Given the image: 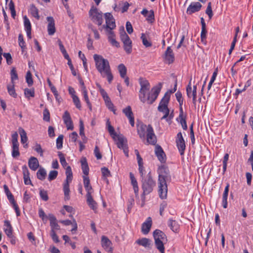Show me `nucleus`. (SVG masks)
<instances>
[{"instance_id": "1", "label": "nucleus", "mask_w": 253, "mask_h": 253, "mask_svg": "<svg viewBox=\"0 0 253 253\" xmlns=\"http://www.w3.org/2000/svg\"><path fill=\"white\" fill-rule=\"evenodd\" d=\"M158 194L161 199H165L167 197L168 186L167 182L171 180V176L169 169L164 166L159 168L158 170Z\"/></svg>"}, {"instance_id": "2", "label": "nucleus", "mask_w": 253, "mask_h": 253, "mask_svg": "<svg viewBox=\"0 0 253 253\" xmlns=\"http://www.w3.org/2000/svg\"><path fill=\"white\" fill-rule=\"evenodd\" d=\"M93 58L97 71L100 73L102 77H106L108 82L111 83L113 79V76L111 73L109 61L104 59L101 55L98 54H94Z\"/></svg>"}, {"instance_id": "3", "label": "nucleus", "mask_w": 253, "mask_h": 253, "mask_svg": "<svg viewBox=\"0 0 253 253\" xmlns=\"http://www.w3.org/2000/svg\"><path fill=\"white\" fill-rule=\"evenodd\" d=\"M141 183V187L143 190L141 197L144 200L145 195L151 193L156 185V181L153 179L151 172H149L145 177H143Z\"/></svg>"}, {"instance_id": "4", "label": "nucleus", "mask_w": 253, "mask_h": 253, "mask_svg": "<svg viewBox=\"0 0 253 253\" xmlns=\"http://www.w3.org/2000/svg\"><path fill=\"white\" fill-rule=\"evenodd\" d=\"M153 237L154 239L155 245L156 249L160 253H165L164 244L168 242V239L165 233L162 231L156 229L153 232Z\"/></svg>"}, {"instance_id": "5", "label": "nucleus", "mask_w": 253, "mask_h": 253, "mask_svg": "<svg viewBox=\"0 0 253 253\" xmlns=\"http://www.w3.org/2000/svg\"><path fill=\"white\" fill-rule=\"evenodd\" d=\"M65 174L66 179L63 184V191L65 196V200H69L70 199V188L69 184L73 179V173L70 166H68L66 168Z\"/></svg>"}, {"instance_id": "6", "label": "nucleus", "mask_w": 253, "mask_h": 253, "mask_svg": "<svg viewBox=\"0 0 253 253\" xmlns=\"http://www.w3.org/2000/svg\"><path fill=\"white\" fill-rule=\"evenodd\" d=\"M139 83L141 86L139 90V98L142 102L145 103L146 101V94L150 90V84L147 80L142 78L139 79Z\"/></svg>"}, {"instance_id": "7", "label": "nucleus", "mask_w": 253, "mask_h": 253, "mask_svg": "<svg viewBox=\"0 0 253 253\" xmlns=\"http://www.w3.org/2000/svg\"><path fill=\"white\" fill-rule=\"evenodd\" d=\"M89 16L93 23L101 26L103 23L102 12L96 7L92 6L89 11Z\"/></svg>"}, {"instance_id": "8", "label": "nucleus", "mask_w": 253, "mask_h": 253, "mask_svg": "<svg viewBox=\"0 0 253 253\" xmlns=\"http://www.w3.org/2000/svg\"><path fill=\"white\" fill-rule=\"evenodd\" d=\"M120 38L124 43L125 50L127 54L130 53L132 51L131 41L125 32L124 27L122 28V30L120 31Z\"/></svg>"}, {"instance_id": "9", "label": "nucleus", "mask_w": 253, "mask_h": 253, "mask_svg": "<svg viewBox=\"0 0 253 253\" xmlns=\"http://www.w3.org/2000/svg\"><path fill=\"white\" fill-rule=\"evenodd\" d=\"M162 84V83H159L158 85L153 87L151 91L149 92L146 98L149 104H152L156 100L160 92Z\"/></svg>"}, {"instance_id": "10", "label": "nucleus", "mask_w": 253, "mask_h": 253, "mask_svg": "<svg viewBox=\"0 0 253 253\" xmlns=\"http://www.w3.org/2000/svg\"><path fill=\"white\" fill-rule=\"evenodd\" d=\"M105 18L106 24L103 25L99 29L101 31L103 29H105L107 32L109 30L112 31L116 27L115 20L113 15L110 13H106L105 14Z\"/></svg>"}, {"instance_id": "11", "label": "nucleus", "mask_w": 253, "mask_h": 253, "mask_svg": "<svg viewBox=\"0 0 253 253\" xmlns=\"http://www.w3.org/2000/svg\"><path fill=\"white\" fill-rule=\"evenodd\" d=\"M175 142L180 155L183 156L184 154L186 145L184 139L181 132H179L177 134Z\"/></svg>"}, {"instance_id": "12", "label": "nucleus", "mask_w": 253, "mask_h": 253, "mask_svg": "<svg viewBox=\"0 0 253 253\" xmlns=\"http://www.w3.org/2000/svg\"><path fill=\"white\" fill-rule=\"evenodd\" d=\"M147 143L154 145L157 142V137L151 125H148L146 133Z\"/></svg>"}, {"instance_id": "13", "label": "nucleus", "mask_w": 253, "mask_h": 253, "mask_svg": "<svg viewBox=\"0 0 253 253\" xmlns=\"http://www.w3.org/2000/svg\"><path fill=\"white\" fill-rule=\"evenodd\" d=\"M101 245L103 249L108 253H113V244L108 237L105 236L101 237Z\"/></svg>"}, {"instance_id": "14", "label": "nucleus", "mask_w": 253, "mask_h": 253, "mask_svg": "<svg viewBox=\"0 0 253 253\" xmlns=\"http://www.w3.org/2000/svg\"><path fill=\"white\" fill-rule=\"evenodd\" d=\"M118 141L117 142V146L120 148L122 149L124 151V153L126 155V156H128V147L127 146V144L126 142H125V139L124 137L120 136H117Z\"/></svg>"}, {"instance_id": "15", "label": "nucleus", "mask_w": 253, "mask_h": 253, "mask_svg": "<svg viewBox=\"0 0 253 253\" xmlns=\"http://www.w3.org/2000/svg\"><path fill=\"white\" fill-rule=\"evenodd\" d=\"M202 6V4L199 2H193L188 7L186 12L188 14H192L193 13L199 11Z\"/></svg>"}, {"instance_id": "16", "label": "nucleus", "mask_w": 253, "mask_h": 253, "mask_svg": "<svg viewBox=\"0 0 253 253\" xmlns=\"http://www.w3.org/2000/svg\"><path fill=\"white\" fill-rule=\"evenodd\" d=\"M123 113L125 114V116L128 119L130 125L132 126H134V118L131 107L130 106H127L126 107L123 109Z\"/></svg>"}, {"instance_id": "17", "label": "nucleus", "mask_w": 253, "mask_h": 253, "mask_svg": "<svg viewBox=\"0 0 253 253\" xmlns=\"http://www.w3.org/2000/svg\"><path fill=\"white\" fill-rule=\"evenodd\" d=\"M63 120L66 125L67 129L72 130L74 128L73 122L71 119L70 113L66 111L63 115Z\"/></svg>"}, {"instance_id": "18", "label": "nucleus", "mask_w": 253, "mask_h": 253, "mask_svg": "<svg viewBox=\"0 0 253 253\" xmlns=\"http://www.w3.org/2000/svg\"><path fill=\"white\" fill-rule=\"evenodd\" d=\"M155 152L158 160L161 163H165L166 161V156L162 148L160 145H157L156 146Z\"/></svg>"}, {"instance_id": "19", "label": "nucleus", "mask_w": 253, "mask_h": 253, "mask_svg": "<svg viewBox=\"0 0 253 253\" xmlns=\"http://www.w3.org/2000/svg\"><path fill=\"white\" fill-rule=\"evenodd\" d=\"M174 56L172 50L170 46L167 47L165 53V62L169 64L173 62Z\"/></svg>"}, {"instance_id": "20", "label": "nucleus", "mask_w": 253, "mask_h": 253, "mask_svg": "<svg viewBox=\"0 0 253 253\" xmlns=\"http://www.w3.org/2000/svg\"><path fill=\"white\" fill-rule=\"evenodd\" d=\"M152 224V220L151 217H148L146 219V221L142 223L141 226V232L143 234H147L151 229Z\"/></svg>"}, {"instance_id": "21", "label": "nucleus", "mask_w": 253, "mask_h": 253, "mask_svg": "<svg viewBox=\"0 0 253 253\" xmlns=\"http://www.w3.org/2000/svg\"><path fill=\"white\" fill-rule=\"evenodd\" d=\"M137 133L139 137L143 140H145L148 126H147L146 125L141 123L137 125Z\"/></svg>"}, {"instance_id": "22", "label": "nucleus", "mask_w": 253, "mask_h": 253, "mask_svg": "<svg viewBox=\"0 0 253 253\" xmlns=\"http://www.w3.org/2000/svg\"><path fill=\"white\" fill-rule=\"evenodd\" d=\"M47 20L48 22L47 25L48 34L49 35H53L55 32V22L52 17H47Z\"/></svg>"}, {"instance_id": "23", "label": "nucleus", "mask_w": 253, "mask_h": 253, "mask_svg": "<svg viewBox=\"0 0 253 253\" xmlns=\"http://www.w3.org/2000/svg\"><path fill=\"white\" fill-rule=\"evenodd\" d=\"M47 217L50 221V225L51 228V230L55 231V230H59L60 226L57 222L55 216L52 214H49Z\"/></svg>"}, {"instance_id": "24", "label": "nucleus", "mask_w": 253, "mask_h": 253, "mask_svg": "<svg viewBox=\"0 0 253 253\" xmlns=\"http://www.w3.org/2000/svg\"><path fill=\"white\" fill-rule=\"evenodd\" d=\"M24 182L25 185H32L30 178V173L26 165L22 167Z\"/></svg>"}, {"instance_id": "25", "label": "nucleus", "mask_w": 253, "mask_h": 253, "mask_svg": "<svg viewBox=\"0 0 253 253\" xmlns=\"http://www.w3.org/2000/svg\"><path fill=\"white\" fill-rule=\"evenodd\" d=\"M131 184L133 186V189L136 197H138L139 188L137 181L132 172L129 173Z\"/></svg>"}, {"instance_id": "26", "label": "nucleus", "mask_w": 253, "mask_h": 253, "mask_svg": "<svg viewBox=\"0 0 253 253\" xmlns=\"http://www.w3.org/2000/svg\"><path fill=\"white\" fill-rule=\"evenodd\" d=\"M86 202L88 206L93 211H95L97 209V203L93 200L91 194L88 193V194L86 195Z\"/></svg>"}, {"instance_id": "27", "label": "nucleus", "mask_w": 253, "mask_h": 253, "mask_svg": "<svg viewBox=\"0 0 253 253\" xmlns=\"http://www.w3.org/2000/svg\"><path fill=\"white\" fill-rule=\"evenodd\" d=\"M83 181H84V188L87 192L86 194H88V193L90 194H91L93 192V189L92 186L90 184V180L88 176H83Z\"/></svg>"}, {"instance_id": "28", "label": "nucleus", "mask_w": 253, "mask_h": 253, "mask_svg": "<svg viewBox=\"0 0 253 253\" xmlns=\"http://www.w3.org/2000/svg\"><path fill=\"white\" fill-rule=\"evenodd\" d=\"M28 165L30 169L36 170L39 167V163L37 158L31 157L28 161Z\"/></svg>"}, {"instance_id": "29", "label": "nucleus", "mask_w": 253, "mask_h": 253, "mask_svg": "<svg viewBox=\"0 0 253 253\" xmlns=\"http://www.w3.org/2000/svg\"><path fill=\"white\" fill-rule=\"evenodd\" d=\"M229 184L227 183L224 189V191L222 195V205L224 209L227 208L228 206L227 197L229 193Z\"/></svg>"}, {"instance_id": "30", "label": "nucleus", "mask_w": 253, "mask_h": 253, "mask_svg": "<svg viewBox=\"0 0 253 253\" xmlns=\"http://www.w3.org/2000/svg\"><path fill=\"white\" fill-rule=\"evenodd\" d=\"M4 231L8 237H11L13 232L12 227L8 220H5L4 222Z\"/></svg>"}, {"instance_id": "31", "label": "nucleus", "mask_w": 253, "mask_h": 253, "mask_svg": "<svg viewBox=\"0 0 253 253\" xmlns=\"http://www.w3.org/2000/svg\"><path fill=\"white\" fill-rule=\"evenodd\" d=\"M108 38L109 42L112 44V45L116 47L119 46V43L115 40V35L113 31L110 30H108Z\"/></svg>"}, {"instance_id": "32", "label": "nucleus", "mask_w": 253, "mask_h": 253, "mask_svg": "<svg viewBox=\"0 0 253 253\" xmlns=\"http://www.w3.org/2000/svg\"><path fill=\"white\" fill-rule=\"evenodd\" d=\"M82 169L84 176H87L89 172V168L87 163L86 159L85 157L82 158L81 160Z\"/></svg>"}, {"instance_id": "33", "label": "nucleus", "mask_w": 253, "mask_h": 253, "mask_svg": "<svg viewBox=\"0 0 253 253\" xmlns=\"http://www.w3.org/2000/svg\"><path fill=\"white\" fill-rule=\"evenodd\" d=\"M168 225L171 230L174 232H177L179 229V225L176 221L170 219L168 221Z\"/></svg>"}, {"instance_id": "34", "label": "nucleus", "mask_w": 253, "mask_h": 253, "mask_svg": "<svg viewBox=\"0 0 253 253\" xmlns=\"http://www.w3.org/2000/svg\"><path fill=\"white\" fill-rule=\"evenodd\" d=\"M150 240L146 238H143L140 239H138L136 241V243L139 245H141L145 248L149 247L151 244Z\"/></svg>"}, {"instance_id": "35", "label": "nucleus", "mask_w": 253, "mask_h": 253, "mask_svg": "<svg viewBox=\"0 0 253 253\" xmlns=\"http://www.w3.org/2000/svg\"><path fill=\"white\" fill-rule=\"evenodd\" d=\"M18 131L21 137V142L22 144H25L28 140L27 133L24 129L22 127H19Z\"/></svg>"}, {"instance_id": "36", "label": "nucleus", "mask_w": 253, "mask_h": 253, "mask_svg": "<svg viewBox=\"0 0 253 253\" xmlns=\"http://www.w3.org/2000/svg\"><path fill=\"white\" fill-rule=\"evenodd\" d=\"M61 223L65 225H69L71 224H73V228L72 229L71 231L73 232V231H76L77 230L78 226L77 223L75 219L73 220V223L70 220H61L60 221Z\"/></svg>"}, {"instance_id": "37", "label": "nucleus", "mask_w": 253, "mask_h": 253, "mask_svg": "<svg viewBox=\"0 0 253 253\" xmlns=\"http://www.w3.org/2000/svg\"><path fill=\"white\" fill-rule=\"evenodd\" d=\"M30 13L31 15L39 20L40 19V16L39 14V10L38 8L35 6L34 4H31L30 5Z\"/></svg>"}, {"instance_id": "38", "label": "nucleus", "mask_w": 253, "mask_h": 253, "mask_svg": "<svg viewBox=\"0 0 253 253\" xmlns=\"http://www.w3.org/2000/svg\"><path fill=\"white\" fill-rule=\"evenodd\" d=\"M46 175V172L44 169L41 168L37 172V178L41 180L45 179Z\"/></svg>"}, {"instance_id": "39", "label": "nucleus", "mask_w": 253, "mask_h": 253, "mask_svg": "<svg viewBox=\"0 0 253 253\" xmlns=\"http://www.w3.org/2000/svg\"><path fill=\"white\" fill-rule=\"evenodd\" d=\"M118 69L120 75V76L122 78H125V76L126 74V68L123 64H120L118 67Z\"/></svg>"}, {"instance_id": "40", "label": "nucleus", "mask_w": 253, "mask_h": 253, "mask_svg": "<svg viewBox=\"0 0 253 253\" xmlns=\"http://www.w3.org/2000/svg\"><path fill=\"white\" fill-rule=\"evenodd\" d=\"M3 189L4 190V192L7 196V199H8L9 202H13L14 200V196L10 192L9 190L8 186L6 185H3Z\"/></svg>"}, {"instance_id": "41", "label": "nucleus", "mask_w": 253, "mask_h": 253, "mask_svg": "<svg viewBox=\"0 0 253 253\" xmlns=\"http://www.w3.org/2000/svg\"><path fill=\"white\" fill-rule=\"evenodd\" d=\"M7 91L9 94L13 97L16 98L17 97V93L14 89V84H8L7 86Z\"/></svg>"}, {"instance_id": "42", "label": "nucleus", "mask_w": 253, "mask_h": 253, "mask_svg": "<svg viewBox=\"0 0 253 253\" xmlns=\"http://www.w3.org/2000/svg\"><path fill=\"white\" fill-rule=\"evenodd\" d=\"M82 93H83V94L84 96V101L86 103L89 109L90 110V111H92V106H91V103L89 101V98L87 95V92L86 89L84 88V90H82Z\"/></svg>"}, {"instance_id": "43", "label": "nucleus", "mask_w": 253, "mask_h": 253, "mask_svg": "<svg viewBox=\"0 0 253 253\" xmlns=\"http://www.w3.org/2000/svg\"><path fill=\"white\" fill-rule=\"evenodd\" d=\"M169 99H170V95H169V91H167L165 94L164 96L162 99L159 104H162V105L168 106Z\"/></svg>"}, {"instance_id": "44", "label": "nucleus", "mask_w": 253, "mask_h": 253, "mask_svg": "<svg viewBox=\"0 0 253 253\" xmlns=\"http://www.w3.org/2000/svg\"><path fill=\"white\" fill-rule=\"evenodd\" d=\"M20 155L19 151V144L12 145V156L13 158H16Z\"/></svg>"}, {"instance_id": "45", "label": "nucleus", "mask_w": 253, "mask_h": 253, "mask_svg": "<svg viewBox=\"0 0 253 253\" xmlns=\"http://www.w3.org/2000/svg\"><path fill=\"white\" fill-rule=\"evenodd\" d=\"M58 155L60 159V163H61V165L62 166V167L64 168H65V167L67 168V167H68L67 166L68 164L66 162L65 158L63 154L61 152H58Z\"/></svg>"}, {"instance_id": "46", "label": "nucleus", "mask_w": 253, "mask_h": 253, "mask_svg": "<svg viewBox=\"0 0 253 253\" xmlns=\"http://www.w3.org/2000/svg\"><path fill=\"white\" fill-rule=\"evenodd\" d=\"M107 125L108 126V130L111 136H112V137L114 139H115V136H117V135L114 130V127L110 125V123L109 120H108V121L107 122Z\"/></svg>"}, {"instance_id": "47", "label": "nucleus", "mask_w": 253, "mask_h": 253, "mask_svg": "<svg viewBox=\"0 0 253 253\" xmlns=\"http://www.w3.org/2000/svg\"><path fill=\"white\" fill-rule=\"evenodd\" d=\"M10 77H11V84H14V81L17 80L18 79V75L16 72V69L15 68H12L10 71Z\"/></svg>"}, {"instance_id": "48", "label": "nucleus", "mask_w": 253, "mask_h": 253, "mask_svg": "<svg viewBox=\"0 0 253 253\" xmlns=\"http://www.w3.org/2000/svg\"><path fill=\"white\" fill-rule=\"evenodd\" d=\"M24 94L27 98H29L30 97H34L35 96L34 89L25 88L24 89Z\"/></svg>"}, {"instance_id": "49", "label": "nucleus", "mask_w": 253, "mask_h": 253, "mask_svg": "<svg viewBox=\"0 0 253 253\" xmlns=\"http://www.w3.org/2000/svg\"><path fill=\"white\" fill-rule=\"evenodd\" d=\"M26 80L29 87L33 85V81L32 79V75L31 72L29 71L27 72L26 76Z\"/></svg>"}, {"instance_id": "50", "label": "nucleus", "mask_w": 253, "mask_h": 253, "mask_svg": "<svg viewBox=\"0 0 253 253\" xmlns=\"http://www.w3.org/2000/svg\"><path fill=\"white\" fill-rule=\"evenodd\" d=\"M141 39L142 40V43L146 47L151 46V42L147 40L146 37L144 33L141 34Z\"/></svg>"}, {"instance_id": "51", "label": "nucleus", "mask_w": 253, "mask_h": 253, "mask_svg": "<svg viewBox=\"0 0 253 253\" xmlns=\"http://www.w3.org/2000/svg\"><path fill=\"white\" fill-rule=\"evenodd\" d=\"M18 42H19V46L21 47V48L22 49V51H23L26 48V45H25V42L24 41L23 36L21 34L19 35Z\"/></svg>"}, {"instance_id": "52", "label": "nucleus", "mask_w": 253, "mask_h": 253, "mask_svg": "<svg viewBox=\"0 0 253 253\" xmlns=\"http://www.w3.org/2000/svg\"><path fill=\"white\" fill-rule=\"evenodd\" d=\"M73 101L76 107L79 110L82 108L81 103L79 98L77 96L75 95L73 96Z\"/></svg>"}, {"instance_id": "53", "label": "nucleus", "mask_w": 253, "mask_h": 253, "mask_svg": "<svg viewBox=\"0 0 253 253\" xmlns=\"http://www.w3.org/2000/svg\"><path fill=\"white\" fill-rule=\"evenodd\" d=\"M63 135H60L56 139V147L58 149H61L63 147Z\"/></svg>"}, {"instance_id": "54", "label": "nucleus", "mask_w": 253, "mask_h": 253, "mask_svg": "<svg viewBox=\"0 0 253 253\" xmlns=\"http://www.w3.org/2000/svg\"><path fill=\"white\" fill-rule=\"evenodd\" d=\"M51 90L52 92V93H53L56 101H58V102L59 103H60L62 101V98L58 94V91H57L56 87H52Z\"/></svg>"}, {"instance_id": "55", "label": "nucleus", "mask_w": 253, "mask_h": 253, "mask_svg": "<svg viewBox=\"0 0 253 253\" xmlns=\"http://www.w3.org/2000/svg\"><path fill=\"white\" fill-rule=\"evenodd\" d=\"M58 175V171L56 170H51L49 172L48 177V180L50 181L55 179Z\"/></svg>"}, {"instance_id": "56", "label": "nucleus", "mask_w": 253, "mask_h": 253, "mask_svg": "<svg viewBox=\"0 0 253 253\" xmlns=\"http://www.w3.org/2000/svg\"><path fill=\"white\" fill-rule=\"evenodd\" d=\"M23 19L25 30H31V25L29 19L26 16H25L23 17Z\"/></svg>"}, {"instance_id": "57", "label": "nucleus", "mask_w": 253, "mask_h": 253, "mask_svg": "<svg viewBox=\"0 0 253 253\" xmlns=\"http://www.w3.org/2000/svg\"><path fill=\"white\" fill-rule=\"evenodd\" d=\"M206 13L209 16V19H211L213 16L212 10L211 8V2L208 3V6L207 7V9L206 10Z\"/></svg>"}, {"instance_id": "58", "label": "nucleus", "mask_w": 253, "mask_h": 253, "mask_svg": "<svg viewBox=\"0 0 253 253\" xmlns=\"http://www.w3.org/2000/svg\"><path fill=\"white\" fill-rule=\"evenodd\" d=\"M43 120L46 122L50 121V113L47 108H45L43 111Z\"/></svg>"}, {"instance_id": "59", "label": "nucleus", "mask_w": 253, "mask_h": 253, "mask_svg": "<svg viewBox=\"0 0 253 253\" xmlns=\"http://www.w3.org/2000/svg\"><path fill=\"white\" fill-rule=\"evenodd\" d=\"M40 195L42 200L47 201L48 200V196L46 191L43 189L41 190L40 191Z\"/></svg>"}, {"instance_id": "60", "label": "nucleus", "mask_w": 253, "mask_h": 253, "mask_svg": "<svg viewBox=\"0 0 253 253\" xmlns=\"http://www.w3.org/2000/svg\"><path fill=\"white\" fill-rule=\"evenodd\" d=\"M34 150L37 153L40 154L41 157L43 156V151L42 149V147L40 144L36 143L34 147Z\"/></svg>"}, {"instance_id": "61", "label": "nucleus", "mask_w": 253, "mask_h": 253, "mask_svg": "<svg viewBox=\"0 0 253 253\" xmlns=\"http://www.w3.org/2000/svg\"><path fill=\"white\" fill-rule=\"evenodd\" d=\"M101 172L103 177L106 178L107 177L111 176V173L109 170L106 167L101 168Z\"/></svg>"}, {"instance_id": "62", "label": "nucleus", "mask_w": 253, "mask_h": 253, "mask_svg": "<svg viewBox=\"0 0 253 253\" xmlns=\"http://www.w3.org/2000/svg\"><path fill=\"white\" fill-rule=\"evenodd\" d=\"M207 31L206 30V27L202 28V31L201 33V40L202 42L205 43L206 39Z\"/></svg>"}, {"instance_id": "63", "label": "nucleus", "mask_w": 253, "mask_h": 253, "mask_svg": "<svg viewBox=\"0 0 253 253\" xmlns=\"http://www.w3.org/2000/svg\"><path fill=\"white\" fill-rule=\"evenodd\" d=\"M191 80L190 81L188 84L187 85L186 87V93L187 95V96L189 98H191L192 96V88L191 86Z\"/></svg>"}, {"instance_id": "64", "label": "nucleus", "mask_w": 253, "mask_h": 253, "mask_svg": "<svg viewBox=\"0 0 253 253\" xmlns=\"http://www.w3.org/2000/svg\"><path fill=\"white\" fill-rule=\"evenodd\" d=\"M12 139H11V142L12 145L15 144H19V143L18 142V134L17 132H14L12 134Z\"/></svg>"}]
</instances>
